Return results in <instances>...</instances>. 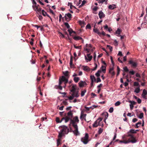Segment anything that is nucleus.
Here are the masks:
<instances>
[{"instance_id":"obj_1","label":"nucleus","mask_w":147,"mask_h":147,"mask_svg":"<svg viewBox=\"0 0 147 147\" xmlns=\"http://www.w3.org/2000/svg\"><path fill=\"white\" fill-rule=\"evenodd\" d=\"M73 116V113L71 111H69L67 113V116H66L65 119V123L67 122L69 120H70V124H72V125L75 130L74 131L72 130L74 134L76 136L78 135L79 133L78 131V127L76 123H78L79 120L78 117L76 116L74 117L73 119L72 118Z\"/></svg>"},{"instance_id":"obj_2","label":"nucleus","mask_w":147,"mask_h":147,"mask_svg":"<svg viewBox=\"0 0 147 147\" xmlns=\"http://www.w3.org/2000/svg\"><path fill=\"white\" fill-rule=\"evenodd\" d=\"M130 132H128V137H130V138H129L127 141H129V142H131L132 143H136L137 140L136 139V138L134 137L132 135L130 134Z\"/></svg>"},{"instance_id":"obj_3","label":"nucleus","mask_w":147,"mask_h":147,"mask_svg":"<svg viewBox=\"0 0 147 147\" xmlns=\"http://www.w3.org/2000/svg\"><path fill=\"white\" fill-rule=\"evenodd\" d=\"M89 136L88 133H86L85 136L82 137L81 139V141L83 142L84 144H86L88 142L89 140H88Z\"/></svg>"},{"instance_id":"obj_4","label":"nucleus","mask_w":147,"mask_h":147,"mask_svg":"<svg viewBox=\"0 0 147 147\" xmlns=\"http://www.w3.org/2000/svg\"><path fill=\"white\" fill-rule=\"evenodd\" d=\"M60 127L62 128L60 131L64 134H67L69 132V129L66 126L63 125L61 126Z\"/></svg>"},{"instance_id":"obj_5","label":"nucleus","mask_w":147,"mask_h":147,"mask_svg":"<svg viewBox=\"0 0 147 147\" xmlns=\"http://www.w3.org/2000/svg\"><path fill=\"white\" fill-rule=\"evenodd\" d=\"M77 87V85L76 84L73 85L72 86L71 89H70L71 92H72V93L75 94H76V93H77L78 94H79L78 91H76Z\"/></svg>"},{"instance_id":"obj_6","label":"nucleus","mask_w":147,"mask_h":147,"mask_svg":"<svg viewBox=\"0 0 147 147\" xmlns=\"http://www.w3.org/2000/svg\"><path fill=\"white\" fill-rule=\"evenodd\" d=\"M72 15L70 13H68L65 14L64 18L65 20L68 22H69L71 20L72 18Z\"/></svg>"},{"instance_id":"obj_7","label":"nucleus","mask_w":147,"mask_h":147,"mask_svg":"<svg viewBox=\"0 0 147 147\" xmlns=\"http://www.w3.org/2000/svg\"><path fill=\"white\" fill-rule=\"evenodd\" d=\"M102 119L101 118H99L97 120L95 121L93 124V127H97L99 125L100 122L102 121Z\"/></svg>"},{"instance_id":"obj_8","label":"nucleus","mask_w":147,"mask_h":147,"mask_svg":"<svg viewBox=\"0 0 147 147\" xmlns=\"http://www.w3.org/2000/svg\"><path fill=\"white\" fill-rule=\"evenodd\" d=\"M79 94H78L77 93H76V94L72 93L71 94V96L68 97L69 99L70 100H72L74 97H78L79 96Z\"/></svg>"},{"instance_id":"obj_9","label":"nucleus","mask_w":147,"mask_h":147,"mask_svg":"<svg viewBox=\"0 0 147 147\" xmlns=\"http://www.w3.org/2000/svg\"><path fill=\"white\" fill-rule=\"evenodd\" d=\"M129 64L131 65L132 66L134 67H136L137 66L136 62L133 61L132 60H130L129 63Z\"/></svg>"},{"instance_id":"obj_10","label":"nucleus","mask_w":147,"mask_h":147,"mask_svg":"<svg viewBox=\"0 0 147 147\" xmlns=\"http://www.w3.org/2000/svg\"><path fill=\"white\" fill-rule=\"evenodd\" d=\"M79 86L80 87H82L84 86V85H86L87 84L85 82L81 81L78 83Z\"/></svg>"},{"instance_id":"obj_11","label":"nucleus","mask_w":147,"mask_h":147,"mask_svg":"<svg viewBox=\"0 0 147 147\" xmlns=\"http://www.w3.org/2000/svg\"><path fill=\"white\" fill-rule=\"evenodd\" d=\"M67 78L65 77L64 76H62L61 78V80L65 82V84H66L68 81Z\"/></svg>"},{"instance_id":"obj_12","label":"nucleus","mask_w":147,"mask_h":147,"mask_svg":"<svg viewBox=\"0 0 147 147\" xmlns=\"http://www.w3.org/2000/svg\"><path fill=\"white\" fill-rule=\"evenodd\" d=\"M98 16L100 19H101L102 18H104L105 16V15L101 11H100L98 13Z\"/></svg>"},{"instance_id":"obj_13","label":"nucleus","mask_w":147,"mask_h":147,"mask_svg":"<svg viewBox=\"0 0 147 147\" xmlns=\"http://www.w3.org/2000/svg\"><path fill=\"white\" fill-rule=\"evenodd\" d=\"M65 118H66V116L65 117H63L61 119V120L60 121L59 118L57 117L56 118V121L57 123H61L63 120H65Z\"/></svg>"},{"instance_id":"obj_14","label":"nucleus","mask_w":147,"mask_h":147,"mask_svg":"<svg viewBox=\"0 0 147 147\" xmlns=\"http://www.w3.org/2000/svg\"><path fill=\"white\" fill-rule=\"evenodd\" d=\"M87 56L88 58V59H87V57L85 56V59L86 60H88L89 61H90L91 59H92V56H90V54H87Z\"/></svg>"},{"instance_id":"obj_15","label":"nucleus","mask_w":147,"mask_h":147,"mask_svg":"<svg viewBox=\"0 0 147 147\" xmlns=\"http://www.w3.org/2000/svg\"><path fill=\"white\" fill-rule=\"evenodd\" d=\"M86 115V114H84L83 111L81 112L80 116V119L82 120L83 119H85V120H86L85 117Z\"/></svg>"},{"instance_id":"obj_16","label":"nucleus","mask_w":147,"mask_h":147,"mask_svg":"<svg viewBox=\"0 0 147 147\" xmlns=\"http://www.w3.org/2000/svg\"><path fill=\"white\" fill-rule=\"evenodd\" d=\"M73 38L75 40H79L80 39H81L82 40V42L83 43V42H84V40H83V39H82V37H80V36H74Z\"/></svg>"},{"instance_id":"obj_17","label":"nucleus","mask_w":147,"mask_h":147,"mask_svg":"<svg viewBox=\"0 0 147 147\" xmlns=\"http://www.w3.org/2000/svg\"><path fill=\"white\" fill-rule=\"evenodd\" d=\"M83 70L84 71L88 72L90 71V69L87 66H83Z\"/></svg>"},{"instance_id":"obj_18","label":"nucleus","mask_w":147,"mask_h":147,"mask_svg":"<svg viewBox=\"0 0 147 147\" xmlns=\"http://www.w3.org/2000/svg\"><path fill=\"white\" fill-rule=\"evenodd\" d=\"M108 8L110 9H114L116 7L115 5L112 4L109 5Z\"/></svg>"},{"instance_id":"obj_19","label":"nucleus","mask_w":147,"mask_h":147,"mask_svg":"<svg viewBox=\"0 0 147 147\" xmlns=\"http://www.w3.org/2000/svg\"><path fill=\"white\" fill-rule=\"evenodd\" d=\"M101 69V71H102L103 73H105L106 71V67L104 65H102L100 68Z\"/></svg>"},{"instance_id":"obj_20","label":"nucleus","mask_w":147,"mask_h":147,"mask_svg":"<svg viewBox=\"0 0 147 147\" xmlns=\"http://www.w3.org/2000/svg\"><path fill=\"white\" fill-rule=\"evenodd\" d=\"M65 134L60 131L59 133L58 139H60L61 140L62 137Z\"/></svg>"},{"instance_id":"obj_21","label":"nucleus","mask_w":147,"mask_h":147,"mask_svg":"<svg viewBox=\"0 0 147 147\" xmlns=\"http://www.w3.org/2000/svg\"><path fill=\"white\" fill-rule=\"evenodd\" d=\"M63 74L65 75L66 77L68 78L69 77V72L67 71H65L63 72Z\"/></svg>"},{"instance_id":"obj_22","label":"nucleus","mask_w":147,"mask_h":147,"mask_svg":"<svg viewBox=\"0 0 147 147\" xmlns=\"http://www.w3.org/2000/svg\"><path fill=\"white\" fill-rule=\"evenodd\" d=\"M54 88L56 89H59L61 90L62 89V87L61 85H55L54 87Z\"/></svg>"},{"instance_id":"obj_23","label":"nucleus","mask_w":147,"mask_h":147,"mask_svg":"<svg viewBox=\"0 0 147 147\" xmlns=\"http://www.w3.org/2000/svg\"><path fill=\"white\" fill-rule=\"evenodd\" d=\"M61 140L60 139H58L57 140V146H59V145H61L62 143L61 142Z\"/></svg>"},{"instance_id":"obj_24","label":"nucleus","mask_w":147,"mask_h":147,"mask_svg":"<svg viewBox=\"0 0 147 147\" xmlns=\"http://www.w3.org/2000/svg\"><path fill=\"white\" fill-rule=\"evenodd\" d=\"M94 32L97 33L99 36H101V32L99 31L97 29H94Z\"/></svg>"},{"instance_id":"obj_25","label":"nucleus","mask_w":147,"mask_h":147,"mask_svg":"<svg viewBox=\"0 0 147 147\" xmlns=\"http://www.w3.org/2000/svg\"><path fill=\"white\" fill-rule=\"evenodd\" d=\"M101 70H98L97 72L96 73L95 75L97 77H99L100 76V74L101 73Z\"/></svg>"},{"instance_id":"obj_26","label":"nucleus","mask_w":147,"mask_h":147,"mask_svg":"<svg viewBox=\"0 0 147 147\" xmlns=\"http://www.w3.org/2000/svg\"><path fill=\"white\" fill-rule=\"evenodd\" d=\"M120 143H124L125 144H127L129 143V141H128L127 140H119V141Z\"/></svg>"},{"instance_id":"obj_27","label":"nucleus","mask_w":147,"mask_h":147,"mask_svg":"<svg viewBox=\"0 0 147 147\" xmlns=\"http://www.w3.org/2000/svg\"><path fill=\"white\" fill-rule=\"evenodd\" d=\"M80 80L79 78L78 77H75L74 78V80L76 82H78Z\"/></svg>"},{"instance_id":"obj_28","label":"nucleus","mask_w":147,"mask_h":147,"mask_svg":"<svg viewBox=\"0 0 147 147\" xmlns=\"http://www.w3.org/2000/svg\"><path fill=\"white\" fill-rule=\"evenodd\" d=\"M90 78L91 79V81L93 80L94 82L96 81V79L95 77L93 75H91L90 76Z\"/></svg>"},{"instance_id":"obj_29","label":"nucleus","mask_w":147,"mask_h":147,"mask_svg":"<svg viewBox=\"0 0 147 147\" xmlns=\"http://www.w3.org/2000/svg\"><path fill=\"white\" fill-rule=\"evenodd\" d=\"M140 86H139V87H138L134 91V92H136L137 93H138L140 92Z\"/></svg>"},{"instance_id":"obj_30","label":"nucleus","mask_w":147,"mask_h":147,"mask_svg":"<svg viewBox=\"0 0 147 147\" xmlns=\"http://www.w3.org/2000/svg\"><path fill=\"white\" fill-rule=\"evenodd\" d=\"M86 89H84V90L81 91V95L82 97L84 96V95L85 93L86 92Z\"/></svg>"},{"instance_id":"obj_31","label":"nucleus","mask_w":147,"mask_h":147,"mask_svg":"<svg viewBox=\"0 0 147 147\" xmlns=\"http://www.w3.org/2000/svg\"><path fill=\"white\" fill-rule=\"evenodd\" d=\"M99 130L98 131V134H100L101 133H102L103 131V129H102L100 127L99 128Z\"/></svg>"},{"instance_id":"obj_32","label":"nucleus","mask_w":147,"mask_h":147,"mask_svg":"<svg viewBox=\"0 0 147 147\" xmlns=\"http://www.w3.org/2000/svg\"><path fill=\"white\" fill-rule=\"evenodd\" d=\"M147 94V92L145 89H144L143 90L142 93V95H146Z\"/></svg>"},{"instance_id":"obj_33","label":"nucleus","mask_w":147,"mask_h":147,"mask_svg":"<svg viewBox=\"0 0 147 147\" xmlns=\"http://www.w3.org/2000/svg\"><path fill=\"white\" fill-rule=\"evenodd\" d=\"M68 6H70V9H72L73 7L76 8L75 7L72 5V3H69L68 4Z\"/></svg>"},{"instance_id":"obj_34","label":"nucleus","mask_w":147,"mask_h":147,"mask_svg":"<svg viewBox=\"0 0 147 147\" xmlns=\"http://www.w3.org/2000/svg\"><path fill=\"white\" fill-rule=\"evenodd\" d=\"M121 30L120 29H119V28H118L116 32V33L117 34H118L119 35L121 34Z\"/></svg>"},{"instance_id":"obj_35","label":"nucleus","mask_w":147,"mask_h":147,"mask_svg":"<svg viewBox=\"0 0 147 147\" xmlns=\"http://www.w3.org/2000/svg\"><path fill=\"white\" fill-rule=\"evenodd\" d=\"M138 116L139 118L141 119L143 117L144 114L142 113H141L139 116Z\"/></svg>"},{"instance_id":"obj_36","label":"nucleus","mask_w":147,"mask_h":147,"mask_svg":"<svg viewBox=\"0 0 147 147\" xmlns=\"http://www.w3.org/2000/svg\"><path fill=\"white\" fill-rule=\"evenodd\" d=\"M64 25L66 26L67 28L69 29L70 28V26L68 23L65 22Z\"/></svg>"},{"instance_id":"obj_37","label":"nucleus","mask_w":147,"mask_h":147,"mask_svg":"<svg viewBox=\"0 0 147 147\" xmlns=\"http://www.w3.org/2000/svg\"><path fill=\"white\" fill-rule=\"evenodd\" d=\"M129 131L132 134H135L136 133V132H135V130L134 129H131L129 130Z\"/></svg>"},{"instance_id":"obj_38","label":"nucleus","mask_w":147,"mask_h":147,"mask_svg":"<svg viewBox=\"0 0 147 147\" xmlns=\"http://www.w3.org/2000/svg\"><path fill=\"white\" fill-rule=\"evenodd\" d=\"M121 102L119 101H118L115 103V105L116 106H117L121 104Z\"/></svg>"},{"instance_id":"obj_39","label":"nucleus","mask_w":147,"mask_h":147,"mask_svg":"<svg viewBox=\"0 0 147 147\" xmlns=\"http://www.w3.org/2000/svg\"><path fill=\"white\" fill-rule=\"evenodd\" d=\"M134 86H138V87L139 86H140V85H139V83L138 82H134Z\"/></svg>"},{"instance_id":"obj_40","label":"nucleus","mask_w":147,"mask_h":147,"mask_svg":"<svg viewBox=\"0 0 147 147\" xmlns=\"http://www.w3.org/2000/svg\"><path fill=\"white\" fill-rule=\"evenodd\" d=\"M95 67L93 69H92V71L95 70L97 68V64L96 63H95Z\"/></svg>"},{"instance_id":"obj_41","label":"nucleus","mask_w":147,"mask_h":147,"mask_svg":"<svg viewBox=\"0 0 147 147\" xmlns=\"http://www.w3.org/2000/svg\"><path fill=\"white\" fill-rule=\"evenodd\" d=\"M124 71L126 72H127L129 71V69L126 66L124 67L123 68Z\"/></svg>"},{"instance_id":"obj_42","label":"nucleus","mask_w":147,"mask_h":147,"mask_svg":"<svg viewBox=\"0 0 147 147\" xmlns=\"http://www.w3.org/2000/svg\"><path fill=\"white\" fill-rule=\"evenodd\" d=\"M86 28L90 29L91 28V26L90 24H88L86 26Z\"/></svg>"},{"instance_id":"obj_43","label":"nucleus","mask_w":147,"mask_h":147,"mask_svg":"<svg viewBox=\"0 0 147 147\" xmlns=\"http://www.w3.org/2000/svg\"><path fill=\"white\" fill-rule=\"evenodd\" d=\"M68 31L69 32V33H70V32H72L73 33H74L75 34L76 33V32L75 31H74L71 28L70 29H69L68 30Z\"/></svg>"},{"instance_id":"obj_44","label":"nucleus","mask_w":147,"mask_h":147,"mask_svg":"<svg viewBox=\"0 0 147 147\" xmlns=\"http://www.w3.org/2000/svg\"><path fill=\"white\" fill-rule=\"evenodd\" d=\"M32 7L33 8H34V7H35L36 9H37L39 8V5H37L36 4V5H33Z\"/></svg>"},{"instance_id":"obj_45","label":"nucleus","mask_w":147,"mask_h":147,"mask_svg":"<svg viewBox=\"0 0 147 147\" xmlns=\"http://www.w3.org/2000/svg\"><path fill=\"white\" fill-rule=\"evenodd\" d=\"M135 73V72L133 71L132 70L129 71V73L131 75H134V74Z\"/></svg>"},{"instance_id":"obj_46","label":"nucleus","mask_w":147,"mask_h":147,"mask_svg":"<svg viewBox=\"0 0 147 147\" xmlns=\"http://www.w3.org/2000/svg\"><path fill=\"white\" fill-rule=\"evenodd\" d=\"M101 80L100 78L99 77H98V78H97V80L96 81V82L97 83H98V82H101Z\"/></svg>"},{"instance_id":"obj_47","label":"nucleus","mask_w":147,"mask_h":147,"mask_svg":"<svg viewBox=\"0 0 147 147\" xmlns=\"http://www.w3.org/2000/svg\"><path fill=\"white\" fill-rule=\"evenodd\" d=\"M113 111V107L110 108L109 110V112L110 113H112Z\"/></svg>"},{"instance_id":"obj_48","label":"nucleus","mask_w":147,"mask_h":147,"mask_svg":"<svg viewBox=\"0 0 147 147\" xmlns=\"http://www.w3.org/2000/svg\"><path fill=\"white\" fill-rule=\"evenodd\" d=\"M98 107V106H96L95 105H93L92 106L90 107V108L92 109H93L95 108H96Z\"/></svg>"},{"instance_id":"obj_49","label":"nucleus","mask_w":147,"mask_h":147,"mask_svg":"<svg viewBox=\"0 0 147 147\" xmlns=\"http://www.w3.org/2000/svg\"><path fill=\"white\" fill-rule=\"evenodd\" d=\"M86 3V1L85 0H83L82 3V4H81V5H80V6L81 7V6H83Z\"/></svg>"},{"instance_id":"obj_50","label":"nucleus","mask_w":147,"mask_h":147,"mask_svg":"<svg viewBox=\"0 0 147 147\" xmlns=\"http://www.w3.org/2000/svg\"><path fill=\"white\" fill-rule=\"evenodd\" d=\"M85 108L86 109V112L88 111H89L90 109H91L90 107H88L86 106L85 107Z\"/></svg>"},{"instance_id":"obj_51","label":"nucleus","mask_w":147,"mask_h":147,"mask_svg":"<svg viewBox=\"0 0 147 147\" xmlns=\"http://www.w3.org/2000/svg\"><path fill=\"white\" fill-rule=\"evenodd\" d=\"M107 47L109 48V49L110 51H112L113 48L112 47H111L110 46L107 45Z\"/></svg>"},{"instance_id":"obj_52","label":"nucleus","mask_w":147,"mask_h":147,"mask_svg":"<svg viewBox=\"0 0 147 147\" xmlns=\"http://www.w3.org/2000/svg\"><path fill=\"white\" fill-rule=\"evenodd\" d=\"M59 85H61V84L63 82V81L61 80V78H60L59 80Z\"/></svg>"},{"instance_id":"obj_53","label":"nucleus","mask_w":147,"mask_h":147,"mask_svg":"<svg viewBox=\"0 0 147 147\" xmlns=\"http://www.w3.org/2000/svg\"><path fill=\"white\" fill-rule=\"evenodd\" d=\"M70 65L71 68L74 67V65L73 64L72 62H70Z\"/></svg>"},{"instance_id":"obj_54","label":"nucleus","mask_w":147,"mask_h":147,"mask_svg":"<svg viewBox=\"0 0 147 147\" xmlns=\"http://www.w3.org/2000/svg\"><path fill=\"white\" fill-rule=\"evenodd\" d=\"M74 47L76 49H81V46H76L75 45H74Z\"/></svg>"},{"instance_id":"obj_55","label":"nucleus","mask_w":147,"mask_h":147,"mask_svg":"<svg viewBox=\"0 0 147 147\" xmlns=\"http://www.w3.org/2000/svg\"><path fill=\"white\" fill-rule=\"evenodd\" d=\"M106 0H99L98 3H103V2L105 1Z\"/></svg>"},{"instance_id":"obj_56","label":"nucleus","mask_w":147,"mask_h":147,"mask_svg":"<svg viewBox=\"0 0 147 147\" xmlns=\"http://www.w3.org/2000/svg\"><path fill=\"white\" fill-rule=\"evenodd\" d=\"M114 68L113 67H111L110 68L109 72V73H111V72H112V71L113 70Z\"/></svg>"},{"instance_id":"obj_57","label":"nucleus","mask_w":147,"mask_h":147,"mask_svg":"<svg viewBox=\"0 0 147 147\" xmlns=\"http://www.w3.org/2000/svg\"><path fill=\"white\" fill-rule=\"evenodd\" d=\"M141 100L139 98H138V99H137V102H138V103L139 104H140L141 103Z\"/></svg>"},{"instance_id":"obj_58","label":"nucleus","mask_w":147,"mask_h":147,"mask_svg":"<svg viewBox=\"0 0 147 147\" xmlns=\"http://www.w3.org/2000/svg\"><path fill=\"white\" fill-rule=\"evenodd\" d=\"M79 24L80 25H82L83 24H84V22L83 21H79Z\"/></svg>"},{"instance_id":"obj_59","label":"nucleus","mask_w":147,"mask_h":147,"mask_svg":"<svg viewBox=\"0 0 147 147\" xmlns=\"http://www.w3.org/2000/svg\"><path fill=\"white\" fill-rule=\"evenodd\" d=\"M74 59L75 60H76L77 59H76L75 58L76 57H77V54H76V52H74Z\"/></svg>"},{"instance_id":"obj_60","label":"nucleus","mask_w":147,"mask_h":147,"mask_svg":"<svg viewBox=\"0 0 147 147\" xmlns=\"http://www.w3.org/2000/svg\"><path fill=\"white\" fill-rule=\"evenodd\" d=\"M138 121L137 119L136 118H134L132 120V122L135 123Z\"/></svg>"},{"instance_id":"obj_61","label":"nucleus","mask_w":147,"mask_h":147,"mask_svg":"<svg viewBox=\"0 0 147 147\" xmlns=\"http://www.w3.org/2000/svg\"><path fill=\"white\" fill-rule=\"evenodd\" d=\"M63 103L65 105H67L68 104V103L67 102V101H64L63 102Z\"/></svg>"},{"instance_id":"obj_62","label":"nucleus","mask_w":147,"mask_h":147,"mask_svg":"<svg viewBox=\"0 0 147 147\" xmlns=\"http://www.w3.org/2000/svg\"><path fill=\"white\" fill-rule=\"evenodd\" d=\"M136 76L137 77L140 78L141 76L140 74L138 73H137L136 74Z\"/></svg>"},{"instance_id":"obj_63","label":"nucleus","mask_w":147,"mask_h":147,"mask_svg":"<svg viewBox=\"0 0 147 147\" xmlns=\"http://www.w3.org/2000/svg\"><path fill=\"white\" fill-rule=\"evenodd\" d=\"M32 3L33 5H36V2H35L34 0H32Z\"/></svg>"},{"instance_id":"obj_64","label":"nucleus","mask_w":147,"mask_h":147,"mask_svg":"<svg viewBox=\"0 0 147 147\" xmlns=\"http://www.w3.org/2000/svg\"><path fill=\"white\" fill-rule=\"evenodd\" d=\"M141 121H140L138 122V123L136 124V125H138V126H139L138 125H140L141 124Z\"/></svg>"}]
</instances>
